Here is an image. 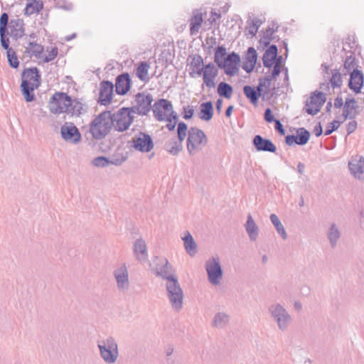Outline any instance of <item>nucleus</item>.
I'll use <instances>...</instances> for the list:
<instances>
[{"instance_id":"a19ab883","label":"nucleus","mask_w":364,"mask_h":364,"mask_svg":"<svg viewBox=\"0 0 364 364\" xmlns=\"http://www.w3.org/2000/svg\"><path fill=\"white\" fill-rule=\"evenodd\" d=\"M232 87L228 83L221 82L218 87V93L220 96L230 99L232 96Z\"/></svg>"},{"instance_id":"4d7b16f0","label":"nucleus","mask_w":364,"mask_h":364,"mask_svg":"<svg viewBox=\"0 0 364 364\" xmlns=\"http://www.w3.org/2000/svg\"><path fill=\"white\" fill-rule=\"evenodd\" d=\"M177 120H178V116H177L176 113V117H167V119H164V121H166L168 122V124H166V127L169 131H172L175 129L176 124L177 123Z\"/></svg>"},{"instance_id":"8fccbe9b","label":"nucleus","mask_w":364,"mask_h":364,"mask_svg":"<svg viewBox=\"0 0 364 364\" xmlns=\"http://www.w3.org/2000/svg\"><path fill=\"white\" fill-rule=\"evenodd\" d=\"M343 122V121H342V120L340 121V120L335 119L332 122L328 124L326 131L324 132V134L326 136L330 135L333 132L337 130L338 128L339 127V126L341 125V124Z\"/></svg>"},{"instance_id":"393cba45","label":"nucleus","mask_w":364,"mask_h":364,"mask_svg":"<svg viewBox=\"0 0 364 364\" xmlns=\"http://www.w3.org/2000/svg\"><path fill=\"white\" fill-rule=\"evenodd\" d=\"M253 144L255 149L259 151L274 153L277 150L275 145L269 139H264L260 135H256L254 137Z\"/></svg>"},{"instance_id":"1a4fd4ad","label":"nucleus","mask_w":364,"mask_h":364,"mask_svg":"<svg viewBox=\"0 0 364 364\" xmlns=\"http://www.w3.org/2000/svg\"><path fill=\"white\" fill-rule=\"evenodd\" d=\"M112 128L109 112H103L97 116L90 124V133L95 139L105 138Z\"/></svg>"},{"instance_id":"4468645a","label":"nucleus","mask_w":364,"mask_h":364,"mask_svg":"<svg viewBox=\"0 0 364 364\" xmlns=\"http://www.w3.org/2000/svg\"><path fill=\"white\" fill-rule=\"evenodd\" d=\"M155 266L152 269L153 273L166 280V282L171 279L177 277L173 266L168 262L166 258H156Z\"/></svg>"},{"instance_id":"f704fd0d","label":"nucleus","mask_w":364,"mask_h":364,"mask_svg":"<svg viewBox=\"0 0 364 364\" xmlns=\"http://www.w3.org/2000/svg\"><path fill=\"white\" fill-rule=\"evenodd\" d=\"M203 23L202 14L196 12L194 13L190 20V33L193 36L198 33V31Z\"/></svg>"},{"instance_id":"cd10ccee","label":"nucleus","mask_w":364,"mask_h":364,"mask_svg":"<svg viewBox=\"0 0 364 364\" xmlns=\"http://www.w3.org/2000/svg\"><path fill=\"white\" fill-rule=\"evenodd\" d=\"M363 85V75L358 70H353L350 73V77L349 80V87L353 90L355 93H360L361 88Z\"/></svg>"},{"instance_id":"20e7f679","label":"nucleus","mask_w":364,"mask_h":364,"mask_svg":"<svg viewBox=\"0 0 364 364\" xmlns=\"http://www.w3.org/2000/svg\"><path fill=\"white\" fill-rule=\"evenodd\" d=\"M268 314L271 320L281 332H286L292 323L293 318L284 305L276 302L268 307Z\"/></svg>"},{"instance_id":"ea45409f","label":"nucleus","mask_w":364,"mask_h":364,"mask_svg":"<svg viewBox=\"0 0 364 364\" xmlns=\"http://www.w3.org/2000/svg\"><path fill=\"white\" fill-rule=\"evenodd\" d=\"M26 52L35 57H40L43 52V46L36 42H29L28 46H26Z\"/></svg>"},{"instance_id":"473e14b6","label":"nucleus","mask_w":364,"mask_h":364,"mask_svg":"<svg viewBox=\"0 0 364 364\" xmlns=\"http://www.w3.org/2000/svg\"><path fill=\"white\" fill-rule=\"evenodd\" d=\"M43 8V4L41 0H28L24 14L26 16L38 14Z\"/></svg>"},{"instance_id":"c756f323","label":"nucleus","mask_w":364,"mask_h":364,"mask_svg":"<svg viewBox=\"0 0 364 364\" xmlns=\"http://www.w3.org/2000/svg\"><path fill=\"white\" fill-rule=\"evenodd\" d=\"M277 56V47L275 45H272L265 51L263 55L262 60L264 66L266 68H271Z\"/></svg>"},{"instance_id":"338daca9","label":"nucleus","mask_w":364,"mask_h":364,"mask_svg":"<svg viewBox=\"0 0 364 364\" xmlns=\"http://www.w3.org/2000/svg\"><path fill=\"white\" fill-rule=\"evenodd\" d=\"M314 133L316 136H319L322 134L323 129L320 123L314 127Z\"/></svg>"},{"instance_id":"6e6552de","label":"nucleus","mask_w":364,"mask_h":364,"mask_svg":"<svg viewBox=\"0 0 364 364\" xmlns=\"http://www.w3.org/2000/svg\"><path fill=\"white\" fill-rule=\"evenodd\" d=\"M112 127L119 132L127 131L134 119V114L132 109L129 107H122L114 113L109 112Z\"/></svg>"},{"instance_id":"58836bf2","label":"nucleus","mask_w":364,"mask_h":364,"mask_svg":"<svg viewBox=\"0 0 364 364\" xmlns=\"http://www.w3.org/2000/svg\"><path fill=\"white\" fill-rule=\"evenodd\" d=\"M269 219L277 233L281 235L283 240H286L287 238V234L278 216L275 214H271Z\"/></svg>"},{"instance_id":"052dcab7","label":"nucleus","mask_w":364,"mask_h":364,"mask_svg":"<svg viewBox=\"0 0 364 364\" xmlns=\"http://www.w3.org/2000/svg\"><path fill=\"white\" fill-rule=\"evenodd\" d=\"M255 65L252 63H250L249 61H247V60L245 59L244 62H243V65H242V68L247 72V73H250L251 71H252V70L254 69Z\"/></svg>"},{"instance_id":"c9c22d12","label":"nucleus","mask_w":364,"mask_h":364,"mask_svg":"<svg viewBox=\"0 0 364 364\" xmlns=\"http://www.w3.org/2000/svg\"><path fill=\"white\" fill-rule=\"evenodd\" d=\"M213 115V107L211 102L202 103L200 105V112L199 117L201 119L209 121Z\"/></svg>"},{"instance_id":"bf43d9fd","label":"nucleus","mask_w":364,"mask_h":364,"mask_svg":"<svg viewBox=\"0 0 364 364\" xmlns=\"http://www.w3.org/2000/svg\"><path fill=\"white\" fill-rule=\"evenodd\" d=\"M194 110L190 106L183 107V118L186 119H191L193 115Z\"/></svg>"},{"instance_id":"6e6d98bb","label":"nucleus","mask_w":364,"mask_h":364,"mask_svg":"<svg viewBox=\"0 0 364 364\" xmlns=\"http://www.w3.org/2000/svg\"><path fill=\"white\" fill-rule=\"evenodd\" d=\"M58 51L56 47H53L48 52V53L46 55L43 61L46 63H48L54 60L58 55Z\"/></svg>"},{"instance_id":"de8ad7c7","label":"nucleus","mask_w":364,"mask_h":364,"mask_svg":"<svg viewBox=\"0 0 364 364\" xmlns=\"http://www.w3.org/2000/svg\"><path fill=\"white\" fill-rule=\"evenodd\" d=\"M92 164L98 168H105L109 166L108 158L105 156H97L92 161Z\"/></svg>"},{"instance_id":"a18cd8bd","label":"nucleus","mask_w":364,"mask_h":364,"mask_svg":"<svg viewBox=\"0 0 364 364\" xmlns=\"http://www.w3.org/2000/svg\"><path fill=\"white\" fill-rule=\"evenodd\" d=\"M7 58L9 65L11 68H17L18 67L19 61L15 51L13 49H8Z\"/></svg>"},{"instance_id":"c03bdc74","label":"nucleus","mask_w":364,"mask_h":364,"mask_svg":"<svg viewBox=\"0 0 364 364\" xmlns=\"http://www.w3.org/2000/svg\"><path fill=\"white\" fill-rule=\"evenodd\" d=\"M298 139L299 141L297 142V144L299 145H304L306 144L310 137V133L304 128H300L298 131Z\"/></svg>"},{"instance_id":"79ce46f5","label":"nucleus","mask_w":364,"mask_h":364,"mask_svg":"<svg viewBox=\"0 0 364 364\" xmlns=\"http://www.w3.org/2000/svg\"><path fill=\"white\" fill-rule=\"evenodd\" d=\"M226 49L223 46H218L215 50L214 55V61L219 67V64H223L227 58Z\"/></svg>"},{"instance_id":"0eeeda50","label":"nucleus","mask_w":364,"mask_h":364,"mask_svg":"<svg viewBox=\"0 0 364 364\" xmlns=\"http://www.w3.org/2000/svg\"><path fill=\"white\" fill-rule=\"evenodd\" d=\"M187 151L191 156L202 151L208 144V137L205 132L196 127L187 129Z\"/></svg>"},{"instance_id":"e2e57ef3","label":"nucleus","mask_w":364,"mask_h":364,"mask_svg":"<svg viewBox=\"0 0 364 364\" xmlns=\"http://www.w3.org/2000/svg\"><path fill=\"white\" fill-rule=\"evenodd\" d=\"M357 128V122L355 121L349 122L347 124L348 134H352Z\"/></svg>"},{"instance_id":"3c124183","label":"nucleus","mask_w":364,"mask_h":364,"mask_svg":"<svg viewBox=\"0 0 364 364\" xmlns=\"http://www.w3.org/2000/svg\"><path fill=\"white\" fill-rule=\"evenodd\" d=\"M126 159L127 158L122 154L113 155L112 157L108 159L109 165L120 166L126 161Z\"/></svg>"},{"instance_id":"13d9d810","label":"nucleus","mask_w":364,"mask_h":364,"mask_svg":"<svg viewBox=\"0 0 364 364\" xmlns=\"http://www.w3.org/2000/svg\"><path fill=\"white\" fill-rule=\"evenodd\" d=\"M6 32V31H4L3 33L0 32L1 43V46L4 49L8 50V49H12V48H9V38H6V36H5Z\"/></svg>"},{"instance_id":"f03ea898","label":"nucleus","mask_w":364,"mask_h":364,"mask_svg":"<svg viewBox=\"0 0 364 364\" xmlns=\"http://www.w3.org/2000/svg\"><path fill=\"white\" fill-rule=\"evenodd\" d=\"M49 110L54 114H67L80 117L87 111V106L78 99H72L67 93L57 92L50 99Z\"/></svg>"},{"instance_id":"412c9836","label":"nucleus","mask_w":364,"mask_h":364,"mask_svg":"<svg viewBox=\"0 0 364 364\" xmlns=\"http://www.w3.org/2000/svg\"><path fill=\"white\" fill-rule=\"evenodd\" d=\"M114 86L109 81H103L100 83L98 102L100 105H109L112 99Z\"/></svg>"},{"instance_id":"603ef678","label":"nucleus","mask_w":364,"mask_h":364,"mask_svg":"<svg viewBox=\"0 0 364 364\" xmlns=\"http://www.w3.org/2000/svg\"><path fill=\"white\" fill-rule=\"evenodd\" d=\"M257 59V54L255 49L252 47H250L247 50V53L245 57V60L256 65Z\"/></svg>"},{"instance_id":"a878e982","label":"nucleus","mask_w":364,"mask_h":364,"mask_svg":"<svg viewBox=\"0 0 364 364\" xmlns=\"http://www.w3.org/2000/svg\"><path fill=\"white\" fill-rule=\"evenodd\" d=\"M131 80L128 73L119 75L116 79L115 90L117 94L124 95L130 88Z\"/></svg>"},{"instance_id":"37998d69","label":"nucleus","mask_w":364,"mask_h":364,"mask_svg":"<svg viewBox=\"0 0 364 364\" xmlns=\"http://www.w3.org/2000/svg\"><path fill=\"white\" fill-rule=\"evenodd\" d=\"M272 79L269 76H266L264 79L261 80L259 82L257 87V91L262 93V95H264L269 92V87L271 85V82Z\"/></svg>"},{"instance_id":"dca6fc26","label":"nucleus","mask_w":364,"mask_h":364,"mask_svg":"<svg viewBox=\"0 0 364 364\" xmlns=\"http://www.w3.org/2000/svg\"><path fill=\"white\" fill-rule=\"evenodd\" d=\"M132 147L141 152H149L154 148V142L148 134L139 132L132 140Z\"/></svg>"},{"instance_id":"39448f33","label":"nucleus","mask_w":364,"mask_h":364,"mask_svg":"<svg viewBox=\"0 0 364 364\" xmlns=\"http://www.w3.org/2000/svg\"><path fill=\"white\" fill-rule=\"evenodd\" d=\"M166 294L171 309L175 312L181 311L183 308L184 293L178 277L171 279L165 284Z\"/></svg>"},{"instance_id":"4c0bfd02","label":"nucleus","mask_w":364,"mask_h":364,"mask_svg":"<svg viewBox=\"0 0 364 364\" xmlns=\"http://www.w3.org/2000/svg\"><path fill=\"white\" fill-rule=\"evenodd\" d=\"M243 91L245 95L250 100L251 103L255 105L257 104L259 96L262 95V93L257 91V88L255 90L250 85H245L243 87Z\"/></svg>"},{"instance_id":"a211bd4d","label":"nucleus","mask_w":364,"mask_h":364,"mask_svg":"<svg viewBox=\"0 0 364 364\" xmlns=\"http://www.w3.org/2000/svg\"><path fill=\"white\" fill-rule=\"evenodd\" d=\"M326 102V95L321 92H313L306 102V111L309 114L315 115Z\"/></svg>"},{"instance_id":"4be33fe9","label":"nucleus","mask_w":364,"mask_h":364,"mask_svg":"<svg viewBox=\"0 0 364 364\" xmlns=\"http://www.w3.org/2000/svg\"><path fill=\"white\" fill-rule=\"evenodd\" d=\"M133 252L136 259L139 262H145L148 258L147 247L145 240L139 237L135 240Z\"/></svg>"},{"instance_id":"f3484780","label":"nucleus","mask_w":364,"mask_h":364,"mask_svg":"<svg viewBox=\"0 0 364 364\" xmlns=\"http://www.w3.org/2000/svg\"><path fill=\"white\" fill-rule=\"evenodd\" d=\"M62 138L67 142L74 144L79 143L81 140V134L77 127L72 122H65L60 127Z\"/></svg>"},{"instance_id":"774afa93","label":"nucleus","mask_w":364,"mask_h":364,"mask_svg":"<svg viewBox=\"0 0 364 364\" xmlns=\"http://www.w3.org/2000/svg\"><path fill=\"white\" fill-rule=\"evenodd\" d=\"M343 105V99L341 97H337L334 100V107L341 108Z\"/></svg>"},{"instance_id":"7c9ffc66","label":"nucleus","mask_w":364,"mask_h":364,"mask_svg":"<svg viewBox=\"0 0 364 364\" xmlns=\"http://www.w3.org/2000/svg\"><path fill=\"white\" fill-rule=\"evenodd\" d=\"M150 69V64L148 62L143 61L139 63L135 73L136 77L144 82H148L150 80L149 76V70Z\"/></svg>"},{"instance_id":"aec40b11","label":"nucleus","mask_w":364,"mask_h":364,"mask_svg":"<svg viewBox=\"0 0 364 364\" xmlns=\"http://www.w3.org/2000/svg\"><path fill=\"white\" fill-rule=\"evenodd\" d=\"M348 167L355 178L364 179V157L359 155L352 156L348 161Z\"/></svg>"},{"instance_id":"5fc2aeb1","label":"nucleus","mask_w":364,"mask_h":364,"mask_svg":"<svg viewBox=\"0 0 364 364\" xmlns=\"http://www.w3.org/2000/svg\"><path fill=\"white\" fill-rule=\"evenodd\" d=\"M9 16L6 13H3L0 17V32L7 31V25H9Z\"/></svg>"},{"instance_id":"9b49d317","label":"nucleus","mask_w":364,"mask_h":364,"mask_svg":"<svg viewBox=\"0 0 364 364\" xmlns=\"http://www.w3.org/2000/svg\"><path fill=\"white\" fill-rule=\"evenodd\" d=\"M116 282L117 289L121 293H127L131 287L128 267L126 263H122L115 267L112 272Z\"/></svg>"},{"instance_id":"49530a36","label":"nucleus","mask_w":364,"mask_h":364,"mask_svg":"<svg viewBox=\"0 0 364 364\" xmlns=\"http://www.w3.org/2000/svg\"><path fill=\"white\" fill-rule=\"evenodd\" d=\"M331 86L335 87H339L342 83L341 75L338 70H334L332 73V76L330 79Z\"/></svg>"},{"instance_id":"0e129e2a","label":"nucleus","mask_w":364,"mask_h":364,"mask_svg":"<svg viewBox=\"0 0 364 364\" xmlns=\"http://www.w3.org/2000/svg\"><path fill=\"white\" fill-rule=\"evenodd\" d=\"M264 119L269 123L275 120L274 119V116L272 114L271 109L269 108L265 110Z\"/></svg>"},{"instance_id":"423d86ee","label":"nucleus","mask_w":364,"mask_h":364,"mask_svg":"<svg viewBox=\"0 0 364 364\" xmlns=\"http://www.w3.org/2000/svg\"><path fill=\"white\" fill-rule=\"evenodd\" d=\"M97 348L102 360L106 364H114L118 360L119 346L114 337L107 336L97 341Z\"/></svg>"},{"instance_id":"7ed1b4c3","label":"nucleus","mask_w":364,"mask_h":364,"mask_svg":"<svg viewBox=\"0 0 364 364\" xmlns=\"http://www.w3.org/2000/svg\"><path fill=\"white\" fill-rule=\"evenodd\" d=\"M21 90L27 102L34 100L33 91L41 85V75L37 68L25 69L21 74Z\"/></svg>"},{"instance_id":"72a5a7b5","label":"nucleus","mask_w":364,"mask_h":364,"mask_svg":"<svg viewBox=\"0 0 364 364\" xmlns=\"http://www.w3.org/2000/svg\"><path fill=\"white\" fill-rule=\"evenodd\" d=\"M327 237L331 246L335 247L341 237V232L335 223L330 225L327 232Z\"/></svg>"},{"instance_id":"09e8293b","label":"nucleus","mask_w":364,"mask_h":364,"mask_svg":"<svg viewBox=\"0 0 364 364\" xmlns=\"http://www.w3.org/2000/svg\"><path fill=\"white\" fill-rule=\"evenodd\" d=\"M277 30L274 28H268L264 33L262 38L260 41L264 45H268L270 41L273 39V35Z\"/></svg>"},{"instance_id":"9d476101","label":"nucleus","mask_w":364,"mask_h":364,"mask_svg":"<svg viewBox=\"0 0 364 364\" xmlns=\"http://www.w3.org/2000/svg\"><path fill=\"white\" fill-rule=\"evenodd\" d=\"M208 282L213 287L221 284L223 279V271L219 256L209 257L204 264Z\"/></svg>"},{"instance_id":"2f4dec72","label":"nucleus","mask_w":364,"mask_h":364,"mask_svg":"<svg viewBox=\"0 0 364 364\" xmlns=\"http://www.w3.org/2000/svg\"><path fill=\"white\" fill-rule=\"evenodd\" d=\"M355 100L353 98H348L346 99L345 104L343 105V120L345 121L347 119H353L355 117V114L353 113V111L355 109Z\"/></svg>"},{"instance_id":"680f3d73","label":"nucleus","mask_w":364,"mask_h":364,"mask_svg":"<svg viewBox=\"0 0 364 364\" xmlns=\"http://www.w3.org/2000/svg\"><path fill=\"white\" fill-rule=\"evenodd\" d=\"M280 72H281V70H280L279 63L276 62V63L274 66V69L272 70V75H268V76L273 80L274 77H276L280 73Z\"/></svg>"},{"instance_id":"b1692460","label":"nucleus","mask_w":364,"mask_h":364,"mask_svg":"<svg viewBox=\"0 0 364 364\" xmlns=\"http://www.w3.org/2000/svg\"><path fill=\"white\" fill-rule=\"evenodd\" d=\"M181 240L187 254L191 257H194L198 253V245L190 232L184 231Z\"/></svg>"},{"instance_id":"bb28decb","label":"nucleus","mask_w":364,"mask_h":364,"mask_svg":"<svg viewBox=\"0 0 364 364\" xmlns=\"http://www.w3.org/2000/svg\"><path fill=\"white\" fill-rule=\"evenodd\" d=\"M244 226L250 240L252 242L256 241L259 236V230L251 214L247 215V221Z\"/></svg>"},{"instance_id":"f257e3e1","label":"nucleus","mask_w":364,"mask_h":364,"mask_svg":"<svg viewBox=\"0 0 364 364\" xmlns=\"http://www.w3.org/2000/svg\"><path fill=\"white\" fill-rule=\"evenodd\" d=\"M186 69L191 78L202 77L203 85L211 89L215 87V78L218 75V69L213 63L204 64L203 58L198 54L189 55Z\"/></svg>"},{"instance_id":"864d4df0","label":"nucleus","mask_w":364,"mask_h":364,"mask_svg":"<svg viewBox=\"0 0 364 364\" xmlns=\"http://www.w3.org/2000/svg\"><path fill=\"white\" fill-rule=\"evenodd\" d=\"M344 68L348 71L350 72L352 70H355L354 68L355 66V59L352 55L346 58L344 61Z\"/></svg>"},{"instance_id":"c85d7f7f","label":"nucleus","mask_w":364,"mask_h":364,"mask_svg":"<svg viewBox=\"0 0 364 364\" xmlns=\"http://www.w3.org/2000/svg\"><path fill=\"white\" fill-rule=\"evenodd\" d=\"M230 318L228 314L223 311L217 312L213 318L211 326L217 329L225 328L230 323Z\"/></svg>"},{"instance_id":"f8f14e48","label":"nucleus","mask_w":364,"mask_h":364,"mask_svg":"<svg viewBox=\"0 0 364 364\" xmlns=\"http://www.w3.org/2000/svg\"><path fill=\"white\" fill-rule=\"evenodd\" d=\"M153 114L159 122H164L167 117H176V112L171 101L166 99L156 100L152 106Z\"/></svg>"},{"instance_id":"6ab92c4d","label":"nucleus","mask_w":364,"mask_h":364,"mask_svg":"<svg viewBox=\"0 0 364 364\" xmlns=\"http://www.w3.org/2000/svg\"><path fill=\"white\" fill-rule=\"evenodd\" d=\"M240 58L235 53L229 54L223 64H219L220 68L224 69L225 73L229 76H235L239 72Z\"/></svg>"},{"instance_id":"69168bd1","label":"nucleus","mask_w":364,"mask_h":364,"mask_svg":"<svg viewBox=\"0 0 364 364\" xmlns=\"http://www.w3.org/2000/svg\"><path fill=\"white\" fill-rule=\"evenodd\" d=\"M274 122H275V129L278 131V132L280 134H285V130L283 127V125L282 124V123L280 122L279 120H274Z\"/></svg>"},{"instance_id":"2eb2a0df","label":"nucleus","mask_w":364,"mask_h":364,"mask_svg":"<svg viewBox=\"0 0 364 364\" xmlns=\"http://www.w3.org/2000/svg\"><path fill=\"white\" fill-rule=\"evenodd\" d=\"M153 96L149 92H139L135 95V105L129 107L134 111V114L146 115L151 111L153 102Z\"/></svg>"},{"instance_id":"5701e85b","label":"nucleus","mask_w":364,"mask_h":364,"mask_svg":"<svg viewBox=\"0 0 364 364\" xmlns=\"http://www.w3.org/2000/svg\"><path fill=\"white\" fill-rule=\"evenodd\" d=\"M9 34L15 39L21 38L24 35L23 20L18 17L12 18L9 23Z\"/></svg>"},{"instance_id":"ddd939ff","label":"nucleus","mask_w":364,"mask_h":364,"mask_svg":"<svg viewBox=\"0 0 364 364\" xmlns=\"http://www.w3.org/2000/svg\"><path fill=\"white\" fill-rule=\"evenodd\" d=\"M187 136V125L184 122H179L177 128L178 139H172L166 142L164 149L172 155H177L183 149L182 143Z\"/></svg>"},{"instance_id":"e433bc0d","label":"nucleus","mask_w":364,"mask_h":364,"mask_svg":"<svg viewBox=\"0 0 364 364\" xmlns=\"http://www.w3.org/2000/svg\"><path fill=\"white\" fill-rule=\"evenodd\" d=\"M262 24V21L257 18H249L247 21L246 30L250 37H253L257 33L259 28Z\"/></svg>"}]
</instances>
